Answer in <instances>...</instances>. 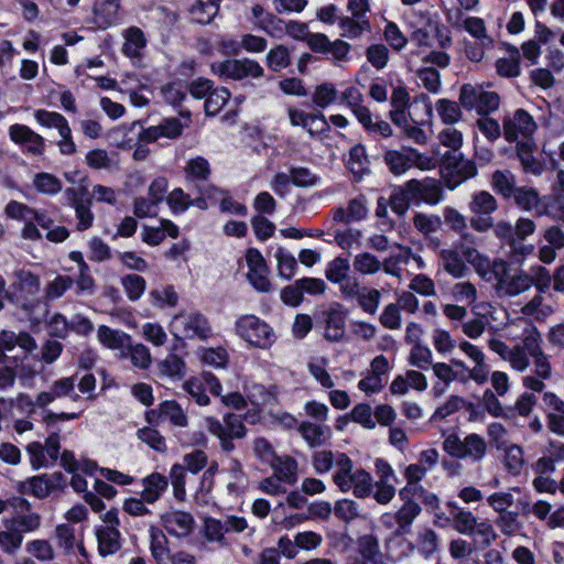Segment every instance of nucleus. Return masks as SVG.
I'll return each instance as SVG.
<instances>
[{
	"label": "nucleus",
	"mask_w": 564,
	"mask_h": 564,
	"mask_svg": "<svg viewBox=\"0 0 564 564\" xmlns=\"http://www.w3.org/2000/svg\"><path fill=\"white\" fill-rule=\"evenodd\" d=\"M338 23L343 30L341 35L348 39H358L370 28L368 21H357L349 17L338 18Z\"/></svg>",
	"instance_id": "59"
},
{
	"label": "nucleus",
	"mask_w": 564,
	"mask_h": 564,
	"mask_svg": "<svg viewBox=\"0 0 564 564\" xmlns=\"http://www.w3.org/2000/svg\"><path fill=\"white\" fill-rule=\"evenodd\" d=\"M463 28L473 37L479 41V45L488 47L492 44L491 37L487 34L485 22L478 17H468L463 21Z\"/></svg>",
	"instance_id": "39"
},
{
	"label": "nucleus",
	"mask_w": 564,
	"mask_h": 564,
	"mask_svg": "<svg viewBox=\"0 0 564 564\" xmlns=\"http://www.w3.org/2000/svg\"><path fill=\"white\" fill-rule=\"evenodd\" d=\"M368 63L371 64L377 70H381L387 67L390 58L389 48L381 43L371 44L365 52Z\"/></svg>",
	"instance_id": "49"
},
{
	"label": "nucleus",
	"mask_w": 564,
	"mask_h": 564,
	"mask_svg": "<svg viewBox=\"0 0 564 564\" xmlns=\"http://www.w3.org/2000/svg\"><path fill=\"white\" fill-rule=\"evenodd\" d=\"M150 550L153 558L162 563L169 556L167 540L159 529L150 528Z\"/></svg>",
	"instance_id": "50"
},
{
	"label": "nucleus",
	"mask_w": 564,
	"mask_h": 564,
	"mask_svg": "<svg viewBox=\"0 0 564 564\" xmlns=\"http://www.w3.org/2000/svg\"><path fill=\"white\" fill-rule=\"evenodd\" d=\"M500 98L497 93L488 91L482 86L464 84L459 91V104L467 110L488 115L498 109Z\"/></svg>",
	"instance_id": "10"
},
{
	"label": "nucleus",
	"mask_w": 564,
	"mask_h": 564,
	"mask_svg": "<svg viewBox=\"0 0 564 564\" xmlns=\"http://www.w3.org/2000/svg\"><path fill=\"white\" fill-rule=\"evenodd\" d=\"M33 184L39 192L46 195L57 194L62 189L61 181L50 173L36 174L34 176Z\"/></svg>",
	"instance_id": "62"
},
{
	"label": "nucleus",
	"mask_w": 564,
	"mask_h": 564,
	"mask_svg": "<svg viewBox=\"0 0 564 564\" xmlns=\"http://www.w3.org/2000/svg\"><path fill=\"white\" fill-rule=\"evenodd\" d=\"M10 140L18 144L26 154L40 156L45 152L44 138L32 130L30 127L21 123H14L8 130Z\"/></svg>",
	"instance_id": "14"
},
{
	"label": "nucleus",
	"mask_w": 564,
	"mask_h": 564,
	"mask_svg": "<svg viewBox=\"0 0 564 564\" xmlns=\"http://www.w3.org/2000/svg\"><path fill=\"white\" fill-rule=\"evenodd\" d=\"M356 299L364 312L373 315L380 304L381 293L377 289L365 286Z\"/></svg>",
	"instance_id": "57"
},
{
	"label": "nucleus",
	"mask_w": 564,
	"mask_h": 564,
	"mask_svg": "<svg viewBox=\"0 0 564 564\" xmlns=\"http://www.w3.org/2000/svg\"><path fill=\"white\" fill-rule=\"evenodd\" d=\"M13 276V292L7 294V296L25 312H31L39 302V295L41 292L40 278L23 269L15 271Z\"/></svg>",
	"instance_id": "7"
},
{
	"label": "nucleus",
	"mask_w": 564,
	"mask_h": 564,
	"mask_svg": "<svg viewBox=\"0 0 564 564\" xmlns=\"http://www.w3.org/2000/svg\"><path fill=\"white\" fill-rule=\"evenodd\" d=\"M230 93L225 87L213 89L205 100V112L207 116H216L228 102Z\"/></svg>",
	"instance_id": "46"
},
{
	"label": "nucleus",
	"mask_w": 564,
	"mask_h": 564,
	"mask_svg": "<svg viewBox=\"0 0 564 564\" xmlns=\"http://www.w3.org/2000/svg\"><path fill=\"white\" fill-rule=\"evenodd\" d=\"M274 466V475L288 485H294L297 481V462L289 455L278 456Z\"/></svg>",
	"instance_id": "31"
},
{
	"label": "nucleus",
	"mask_w": 564,
	"mask_h": 564,
	"mask_svg": "<svg viewBox=\"0 0 564 564\" xmlns=\"http://www.w3.org/2000/svg\"><path fill=\"white\" fill-rule=\"evenodd\" d=\"M347 312L338 303L323 312L324 338L328 341H340L346 334Z\"/></svg>",
	"instance_id": "18"
},
{
	"label": "nucleus",
	"mask_w": 564,
	"mask_h": 564,
	"mask_svg": "<svg viewBox=\"0 0 564 564\" xmlns=\"http://www.w3.org/2000/svg\"><path fill=\"white\" fill-rule=\"evenodd\" d=\"M443 449L457 459L481 462L487 454V443L476 433L468 434L463 440L457 434H449L443 442Z\"/></svg>",
	"instance_id": "6"
},
{
	"label": "nucleus",
	"mask_w": 564,
	"mask_h": 564,
	"mask_svg": "<svg viewBox=\"0 0 564 564\" xmlns=\"http://www.w3.org/2000/svg\"><path fill=\"white\" fill-rule=\"evenodd\" d=\"M161 413H163V419L170 421L175 426L186 427L188 425L186 413L174 400L163 401L161 403Z\"/></svg>",
	"instance_id": "42"
},
{
	"label": "nucleus",
	"mask_w": 564,
	"mask_h": 564,
	"mask_svg": "<svg viewBox=\"0 0 564 564\" xmlns=\"http://www.w3.org/2000/svg\"><path fill=\"white\" fill-rule=\"evenodd\" d=\"M406 188L411 193L412 197L419 198L429 205H436L443 198L442 187L435 180H411L406 183Z\"/></svg>",
	"instance_id": "20"
},
{
	"label": "nucleus",
	"mask_w": 564,
	"mask_h": 564,
	"mask_svg": "<svg viewBox=\"0 0 564 564\" xmlns=\"http://www.w3.org/2000/svg\"><path fill=\"white\" fill-rule=\"evenodd\" d=\"M97 337L109 349H122L130 339L123 332L112 329L106 325L99 326Z\"/></svg>",
	"instance_id": "37"
},
{
	"label": "nucleus",
	"mask_w": 564,
	"mask_h": 564,
	"mask_svg": "<svg viewBox=\"0 0 564 564\" xmlns=\"http://www.w3.org/2000/svg\"><path fill=\"white\" fill-rule=\"evenodd\" d=\"M64 476L59 471L52 474H42L32 476L15 486L21 495H30L39 499H45L52 492L62 490L64 487Z\"/></svg>",
	"instance_id": "11"
},
{
	"label": "nucleus",
	"mask_w": 564,
	"mask_h": 564,
	"mask_svg": "<svg viewBox=\"0 0 564 564\" xmlns=\"http://www.w3.org/2000/svg\"><path fill=\"white\" fill-rule=\"evenodd\" d=\"M383 160L390 172L394 175L405 173L412 165L410 159L397 150H388L383 155Z\"/></svg>",
	"instance_id": "54"
},
{
	"label": "nucleus",
	"mask_w": 564,
	"mask_h": 564,
	"mask_svg": "<svg viewBox=\"0 0 564 564\" xmlns=\"http://www.w3.org/2000/svg\"><path fill=\"white\" fill-rule=\"evenodd\" d=\"M142 499L148 503H154L167 488V478L159 473H153L142 480Z\"/></svg>",
	"instance_id": "24"
},
{
	"label": "nucleus",
	"mask_w": 564,
	"mask_h": 564,
	"mask_svg": "<svg viewBox=\"0 0 564 564\" xmlns=\"http://www.w3.org/2000/svg\"><path fill=\"white\" fill-rule=\"evenodd\" d=\"M178 234L177 227L167 219H162L159 227L145 226L142 229L143 242L152 246L160 245L165 236L175 238Z\"/></svg>",
	"instance_id": "26"
},
{
	"label": "nucleus",
	"mask_w": 564,
	"mask_h": 564,
	"mask_svg": "<svg viewBox=\"0 0 564 564\" xmlns=\"http://www.w3.org/2000/svg\"><path fill=\"white\" fill-rule=\"evenodd\" d=\"M138 438L152 449L164 453L167 449L165 437L155 429L144 426L138 430Z\"/></svg>",
	"instance_id": "51"
},
{
	"label": "nucleus",
	"mask_w": 564,
	"mask_h": 564,
	"mask_svg": "<svg viewBox=\"0 0 564 564\" xmlns=\"http://www.w3.org/2000/svg\"><path fill=\"white\" fill-rule=\"evenodd\" d=\"M495 524L505 536L517 534L523 527L519 519V513L510 510L498 513Z\"/></svg>",
	"instance_id": "40"
},
{
	"label": "nucleus",
	"mask_w": 564,
	"mask_h": 564,
	"mask_svg": "<svg viewBox=\"0 0 564 564\" xmlns=\"http://www.w3.org/2000/svg\"><path fill=\"white\" fill-rule=\"evenodd\" d=\"M413 225L421 234L430 237L441 229L442 220L436 215L417 213L413 218Z\"/></svg>",
	"instance_id": "55"
},
{
	"label": "nucleus",
	"mask_w": 564,
	"mask_h": 564,
	"mask_svg": "<svg viewBox=\"0 0 564 564\" xmlns=\"http://www.w3.org/2000/svg\"><path fill=\"white\" fill-rule=\"evenodd\" d=\"M534 144L531 140H524L517 143V154L523 170L533 175H540L543 172V164L533 155Z\"/></svg>",
	"instance_id": "30"
},
{
	"label": "nucleus",
	"mask_w": 564,
	"mask_h": 564,
	"mask_svg": "<svg viewBox=\"0 0 564 564\" xmlns=\"http://www.w3.org/2000/svg\"><path fill=\"white\" fill-rule=\"evenodd\" d=\"M90 23L100 30H107L121 23L123 13L121 0H95Z\"/></svg>",
	"instance_id": "15"
},
{
	"label": "nucleus",
	"mask_w": 564,
	"mask_h": 564,
	"mask_svg": "<svg viewBox=\"0 0 564 564\" xmlns=\"http://www.w3.org/2000/svg\"><path fill=\"white\" fill-rule=\"evenodd\" d=\"M494 276L497 280V292L503 296H517L533 285V278L529 273H511L507 262H497L494 265Z\"/></svg>",
	"instance_id": "8"
},
{
	"label": "nucleus",
	"mask_w": 564,
	"mask_h": 564,
	"mask_svg": "<svg viewBox=\"0 0 564 564\" xmlns=\"http://www.w3.org/2000/svg\"><path fill=\"white\" fill-rule=\"evenodd\" d=\"M299 432L311 447H318L330 438V427L324 424L303 422Z\"/></svg>",
	"instance_id": "23"
},
{
	"label": "nucleus",
	"mask_w": 564,
	"mask_h": 564,
	"mask_svg": "<svg viewBox=\"0 0 564 564\" xmlns=\"http://www.w3.org/2000/svg\"><path fill=\"white\" fill-rule=\"evenodd\" d=\"M435 109L442 122L446 126L456 124L463 118L459 104L446 98L438 99Z\"/></svg>",
	"instance_id": "35"
},
{
	"label": "nucleus",
	"mask_w": 564,
	"mask_h": 564,
	"mask_svg": "<svg viewBox=\"0 0 564 564\" xmlns=\"http://www.w3.org/2000/svg\"><path fill=\"white\" fill-rule=\"evenodd\" d=\"M340 99L350 108L359 122H368L370 110L362 105L364 95L358 88L348 87L341 93Z\"/></svg>",
	"instance_id": "28"
},
{
	"label": "nucleus",
	"mask_w": 564,
	"mask_h": 564,
	"mask_svg": "<svg viewBox=\"0 0 564 564\" xmlns=\"http://www.w3.org/2000/svg\"><path fill=\"white\" fill-rule=\"evenodd\" d=\"M245 390L251 404L257 406L271 404L276 400L278 392L275 386L267 388L260 383H251Z\"/></svg>",
	"instance_id": "32"
},
{
	"label": "nucleus",
	"mask_w": 564,
	"mask_h": 564,
	"mask_svg": "<svg viewBox=\"0 0 564 564\" xmlns=\"http://www.w3.org/2000/svg\"><path fill=\"white\" fill-rule=\"evenodd\" d=\"M337 98V90L335 86L330 83H324L316 86L313 95L312 101L318 108H326L335 102Z\"/></svg>",
	"instance_id": "58"
},
{
	"label": "nucleus",
	"mask_w": 564,
	"mask_h": 564,
	"mask_svg": "<svg viewBox=\"0 0 564 564\" xmlns=\"http://www.w3.org/2000/svg\"><path fill=\"white\" fill-rule=\"evenodd\" d=\"M209 197L219 200L220 208L225 213H231L237 215L247 214V207L245 205L235 202L228 193L221 189L212 188Z\"/></svg>",
	"instance_id": "53"
},
{
	"label": "nucleus",
	"mask_w": 564,
	"mask_h": 564,
	"mask_svg": "<svg viewBox=\"0 0 564 564\" xmlns=\"http://www.w3.org/2000/svg\"><path fill=\"white\" fill-rule=\"evenodd\" d=\"M288 116L293 127H301L314 135L327 127V120L322 112L308 113L304 110L292 108L288 109Z\"/></svg>",
	"instance_id": "21"
},
{
	"label": "nucleus",
	"mask_w": 564,
	"mask_h": 564,
	"mask_svg": "<svg viewBox=\"0 0 564 564\" xmlns=\"http://www.w3.org/2000/svg\"><path fill=\"white\" fill-rule=\"evenodd\" d=\"M402 507L395 512L397 528L394 533L397 535L406 534L411 530L414 519L420 514L421 507L413 500H403Z\"/></svg>",
	"instance_id": "25"
},
{
	"label": "nucleus",
	"mask_w": 564,
	"mask_h": 564,
	"mask_svg": "<svg viewBox=\"0 0 564 564\" xmlns=\"http://www.w3.org/2000/svg\"><path fill=\"white\" fill-rule=\"evenodd\" d=\"M447 507L452 516V527L456 532L479 536L484 546H490L497 540L498 534L488 520L477 518L470 510L454 501L448 502Z\"/></svg>",
	"instance_id": "3"
},
{
	"label": "nucleus",
	"mask_w": 564,
	"mask_h": 564,
	"mask_svg": "<svg viewBox=\"0 0 564 564\" xmlns=\"http://www.w3.org/2000/svg\"><path fill=\"white\" fill-rule=\"evenodd\" d=\"M171 328L175 336H183L188 339L198 338L206 340L213 334L212 326L205 315L198 312H181L174 315Z\"/></svg>",
	"instance_id": "9"
},
{
	"label": "nucleus",
	"mask_w": 564,
	"mask_h": 564,
	"mask_svg": "<svg viewBox=\"0 0 564 564\" xmlns=\"http://www.w3.org/2000/svg\"><path fill=\"white\" fill-rule=\"evenodd\" d=\"M251 449L254 457L263 465L274 466L273 463L276 462V457L279 456L273 445L263 436L254 437L251 442Z\"/></svg>",
	"instance_id": "36"
},
{
	"label": "nucleus",
	"mask_w": 564,
	"mask_h": 564,
	"mask_svg": "<svg viewBox=\"0 0 564 564\" xmlns=\"http://www.w3.org/2000/svg\"><path fill=\"white\" fill-rule=\"evenodd\" d=\"M333 481L341 492L352 491L357 498H367L373 489L372 476L362 468L354 469L352 460L345 453L336 455Z\"/></svg>",
	"instance_id": "2"
},
{
	"label": "nucleus",
	"mask_w": 564,
	"mask_h": 564,
	"mask_svg": "<svg viewBox=\"0 0 564 564\" xmlns=\"http://www.w3.org/2000/svg\"><path fill=\"white\" fill-rule=\"evenodd\" d=\"M74 281L68 275H57L54 280L45 285V299L47 301H55L62 297L65 292L72 288Z\"/></svg>",
	"instance_id": "52"
},
{
	"label": "nucleus",
	"mask_w": 564,
	"mask_h": 564,
	"mask_svg": "<svg viewBox=\"0 0 564 564\" xmlns=\"http://www.w3.org/2000/svg\"><path fill=\"white\" fill-rule=\"evenodd\" d=\"M383 37L388 45L395 52L402 51L409 40L394 22H388L383 29Z\"/></svg>",
	"instance_id": "60"
},
{
	"label": "nucleus",
	"mask_w": 564,
	"mask_h": 564,
	"mask_svg": "<svg viewBox=\"0 0 564 564\" xmlns=\"http://www.w3.org/2000/svg\"><path fill=\"white\" fill-rule=\"evenodd\" d=\"M220 0H197L191 9L192 19L199 24H208L219 11Z\"/></svg>",
	"instance_id": "33"
},
{
	"label": "nucleus",
	"mask_w": 564,
	"mask_h": 564,
	"mask_svg": "<svg viewBox=\"0 0 564 564\" xmlns=\"http://www.w3.org/2000/svg\"><path fill=\"white\" fill-rule=\"evenodd\" d=\"M162 527L176 538L188 536L195 525V520L189 512L171 510L161 516Z\"/></svg>",
	"instance_id": "19"
},
{
	"label": "nucleus",
	"mask_w": 564,
	"mask_h": 564,
	"mask_svg": "<svg viewBox=\"0 0 564 564\" xmlns=\"http://www.w3.org/2000/svg\"><path fill=\"white\" fill-rule=\"evenodd\" d=\"M98 552L101 556L117 553L122 545V536L119 529L115 527H100L96 530Z\"/></svg>",
	"instance_id": "22"
},
{
	"label": "nucleus",
	"mask_w": 564,
	"mask_h": 564,
	"mask_svg": "<svg viewBox=\"0 0 564 564\" xmlns=\"http://www.w3.org/2000/svg\"><path fill=\"white\" fill-rule=\"evenodd\" d=\"M248 529L243 517L227 516L223 519L207 518L204 525L205 538L210 542L226 545L225 535L229 532L241 533Z\"/></svg>",
	"instance_id": "13"
},
{
	"label": "nucleus",
	"mask_w": 564,
	"mask_h": 564,
	"mask_svg": "<svg viewBox=\"0 0 564 564\" xmlns=\"http://www.w3.org/2000/svg\"><path fill=\"white\" fill-rule=\"evenodd\" d=\"M441 145L449 149L453 153L459 152L464 143V134L455 124L446 126L437 134Z\"/></svg>",
	"instance_id": "43"
},
{
	"label": "nucleus",
	"mask_w": 564,
	"mask_h": 564,
	"mask_svg": "<svg viewBox=\"0 0 564 564\" xmlns=\"http://www.w3.org/2000/svg\"><path fill=\"white\" fill-rule=\"evenodd\" d=\"M34 118L40 126L48 129L55 128L57 129L58 133L61 131L66 132V128L69 126L68 121L63 115L45 109H37L34 112Z\"/></svg>",
	"instance_id": "41"
},
{
	"label": "nucleus",
	"mask_w": 564,
	"mask_h": 564,
	"mask_svg": "<svg viewBox=\"0 0 564 564\" xmlns=\"http://www.w3.org/2000/svg\"><path fill=\"white\" fill-rule=\"evenodd\" d=\"M246 260L249 268L247 279L251 285L262 293L270 292L271 282L269 280V268L264 258L258 249H248L246 252Z\"/></svg>",
	"instance_id": "17"
},
{
	"label": "nucleus",
	"mask_w": 564,
	"mask_h": 564,
	"mask_svg": "<svg viewBox=\"0 0 564 564\" xmlns=\"http://www.w3.org/2000/svg\"><path fill=\"white\" fill-rule=\"evenodd\" d=\"M208 432L215 436L223 452L231 453L236 449L234 440L245 438L247 435V427L240 415L236 413H227L223 420L214 416L205 419Z\"/></svg>",
	"instance_id": "4"
},
{
	"label": "nucleus",
	"mask_w": 564,
	"mask_h": 564,
	"mask_svg": "<svg viewBox=\"0 0 564 564\" xmlns=\"http://www.w3.org/2000/svg\"><path fill=\"white\" fill-rule=\"evenodd\" d=\"M25 452L29 456V462L33 470L50 467V462L45 455V447L41 442H30L25 446Z\"/></svg>",
	"instance_id": "56"
},
{
	"label": "nucleus",
	"mask_w": 564,
	"mask_h": 564,
	"mask_svg": "<svg viewBox=\"0 0 564 564\" xmlns=\"http://www.w3.org/2000/svg\"><path fill=\"white\" fill-rule=\"evenodd\" d=\"M324 241L326 243L336 242L339 247H352L354 245L361 243V232L354 228L335 230L327 232V238H325Z\"/></svg>",
	"instance_id": "44"
},
{
	"label": "nucleus",
	"mask_w": 564,
	"mask_h": 564,
	"mask_svg": "<svg viewBox=\"0 0 564 564\" xmlns=\"http://www.w3.org/2000/svg\"><path fill=\"white\" fill-rule=\"evenodd\" d=\"M511 197L524 210H532L540 202L538 192L532 187H517Z\"/></svg>",
	"instance_id": "61"
},
{
	"label": "nucleus",
	"mask_w": 564,
	"mask_h": 564,
	"mask_svg": "<svg viewBox=\"0 0 564 564\" xmlns=\"http://www.w3.org/2000/svg\"><path fill=\"white\" fill-rule=\"evenodd\" d=\"M464 257L466 261L470 262L479 274L485 276L488 273L494 274V265L497 262H505L503 260L490 261L487 257L481 256L478 249H464Z\"/></svg>",
	"instance_id": "47"
},
{
	"label": "nucleus",
	"mask_w": 564,
	"mask_h": 564,
	"mask_svg": "<svg viewBox=\"0 0 564 564\" xmlns=\"http://www.w3.org/2000/svg\"><path fill=\"white\" fill-rule=\"evenodd\" d=\"M541 334L536 328L525 330L520 344L511 347L507 359L510 367L517 371L523 372L529 366V357L533 359L534 373L541 379H550L552 367L549 356L543 351Z\"/></svg>",
	"instance_id": "1"
},
{
	"label": "nucleus",
	"mask_w": 564,
	"mask_h": 564,
	"mask_svg": "<svg viewBox=\"0 0 564 564\" xmlns=\"http://www.w3.org/2000/svg\"><path fill=\"white\" fill-rule=\"evenodd\" d=\"M358 551L362 558V564L382 556L377 538L373 535H364L358 541Z\"/></svg>",
	"instance_id": "63"
},
{
	"label": "nucleus",
	"mask_w": 564,
	"mask_h": 564,
	"mask_svg": "<svg viewBox=\"0 0 564 564\" xmlns=\"http://www.w3.org/2000/svg\"><path fill=\"white\" fill-rule=\"evenodd\" d=\"M491 184L494 189L506 198L511 197L517 188L514 175L508 171L495 172Z\"/></svg>",
	"instance_id": "45"
},
{
	"label": "nucleus",
	"mask_w": 564,
	"mask_h": 564,
	"mask_svg": "<svg viewBox=\"0 0 564 564\" xmlns=\"http://www.w3.org/2000/svg\"><path fill=\"white\" fill-rule=\"evenodd\" d=\"M91 202L85 203L82 197H74L72 199V207L75 209L77 219V228L86 230L91 227L95 216L90 209Z\"/></svg>",
	"instance_id": "48"
},
{
	"label": "nucleus",
	"mask_w": 564,
	"mask_h": 564,
	"mask_svg": "<svg viewBox=\"0 0 564 564\" xmlns=\"http://www.w3.org/2000/svg\"><path fill=\"white\" fill-rule=\"evenodd\" d=\"M23 535L14 528L0 531V546L7 554H14L22 545Z\"/></svg>",
	"instance_id": "64"
},
{
	"label": "nucleus",
	"mask_w": 564,
	"mask_h": 564,
	"mask_svg": "<svg viewBox=\"0 0 564 564\" xmlns=\"http://www.w3.org/2000/svg\"><path fill=\"white\" fill-rule=\"evenodd\" d=\"M212 69L223 78L240 80L247 77L259 78L263 75L262 66L252 59H227L214 63Z\"/></svg>",
	"instance_id": "12"
},
{
	"label": "nucleus",
	"mask_w": 564,
	"mask_h": 564,
	"mask_svg": "<svg viewBox=\"0 0 564 564\" xmlns=\"http://www.w3.org/2000/svg\"><path fill=\"white\" fill-rule=\"evenodd\" d=\"M442 259L444 261V269L453 276L460 278L465 274L467 268L464 252L459 254L457 249H443Z\"/></svg>",
	"instance_id": "38"
},
{
	"label": "nucleus",
	"mask_w": 564,
	"mask_h": 564,
	"mask_svg": "<svg viewBox=\"0 0 564 564\" xmlns=\"http://www.w3.org/2000/svg\"><path fill=\"white\" fill-rule=\"evenodd\" d=\"M235 327L237 335L256 348L268 349L276 339L273 328L256 315L240 316Z\"/></svg>",
	"instance_id": "5"
},
{
	"label": "nucleus",
	"mask_w": 564,
	"mask_h": 564,
	"mask_svg": "<svg viewBox=\"0 0 564 564\" xmlns=\"http://www.w3.org/2000/svg\"><path fill=\"white\" fill-rule=\"evenodd\" d=\"M445 161L452 173H455L460 177L459 182L468 180L477 174L475 163L465 159L460 152L445 154Z\"/></svg>",
	"instance_id": "29"
},
{
	"label": "nucleus",
	"mask_w": 564,
	"mask_h": 564,
	"mask_svg": "<svg viewBox=\"0 0 564 564\" xmlns=\"http://www.w3.org/2000/svg\"><path fill=\"white\" fill-rule=\"evenodd\" d=\"M536 128L532 116L523 109H518L512 117L505 119L503 137L508 142H514L519 138L530 140Z\"/></svg>",
	"instance_id": "16"
},
{
	"label": "nucleus",
	"mask_w": 564,
	"mask_h": 564,
	"mask_svg": "<svg viewBox=\"0 0 564 564\" xmlns=\"http://www.w3.org/2000/svg\"><path fill=\"white\" fill-rule=\"evenodd\" d=\"M496 198L486 191L475 193L469 203V210L476 216H489L497 210Z\"/></svg>",
	"instance_id": "34"
},
{
	"label": "nucleus",
	"mask_w": 564,
	"mask_h": 564,
	"mask_svg": "<svg viewBox=\"0 0 564 564\" xmlns=\"http://www.w3.org/2000/svg\"><path fill=\"white\" fill-rule=\"evenodd\" d=\"M123 37L122 53L130 58L139 57L147 45L143 31L138 26H130L124 30Z\"/></svg>",
	"instance_id": "27"
}]
</instances>
